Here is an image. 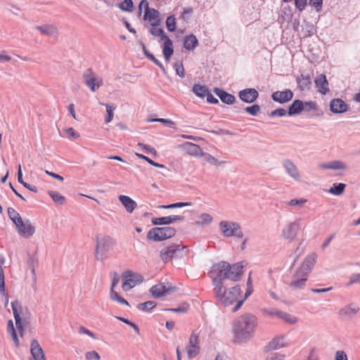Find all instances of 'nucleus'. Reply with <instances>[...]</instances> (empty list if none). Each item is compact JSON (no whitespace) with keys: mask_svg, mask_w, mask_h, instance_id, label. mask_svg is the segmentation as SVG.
I'll return each instance as SVG.
<instances>
[{"mask_svg":"<svg viewBox=\"0 0 360 360\" xmlns=\"http://www.w3.org/2000/svg\"><path fill=\"white\" fill-rule=\"evenodd\" d=\"M257 325V318L250 313H246L238 317L233 322L232 326V331L236 341L241 343L252 338Z\"/></svg>","mask_w":360,"mask_h":360,"instance_id":"1","label":"nucleus"},{"mask_svg":"<svg viewBox=\"0 0 360 360\" xmlns=\"http://www.w3.org/2000/svg\"><path fill=\"white\" fill-rule=\"evenodd\" d=\"M226 284L213 289L216 303L223 307H229L235 302L237 303L242 292L238 285L231 287L229 290H226Z\"/></svg>","mask_w":360,"mask_h":360,"instance_id":"2","label":"nucleus"},{"mask_svg":"<svg viewBox=\"0 0 360 360\" xmlns=\"http://www.w3.org/2000/svg\"><path fill=\"white\" fill-rule=\"evenodd\" d=\"M94 257L96 260L105 261L116 245L115 240L109 236H96Z\"/></svg>","mask_w":360,"mask_h":360,"instance_id":"3","label":"nucleus"},{"mask_svg":"<svg viewBox=\"0 0 360 360\" xmlns=\"http://www.w3.org/2000/svg\"><path fill=\"white\" fill-rule=\"evenodd\" d=\"M228 266H229V263L224 261L214 264L212 266L209 274L212 278V283L214 288L226 284L225 281L229 279Z\"/></svg>","mask_w":360,"mask_h":360,"instance_id":"4","label":"nucleus"},{"mask_svg":"<svg viewBox=\"0 0 360 360\" xmlns=\"http://www.w3.org/2000/svg\"><path fill=\"white\" fill-rule=\"evenodd\" d=\"M150 32L155 37H160V41H163L162 45V54L167 61H169L174 53L173 42L170 38L165 33L162 28L151 27Z\"/></svg>","mask_w":360,"mask_h":360,"instance_id":"5","label":"nucleus"},{"mask_svg":"<svg viewBox=\"0 0 360 360\" xmlns=\"http://www.w3.org/2000/svg\"><path fill=\"white\" fill-rule=\"evenodd\" d=\"M176 229L172 226L154 227L149 230L147 238L154 241H163L175 236Z\"/></svg>","mask_w":360,"mask_h":360,"instance_id":"6","label":"nucleus"},{"mask_svg":"<svg viewBox=\"0 0 360 360\" xmlns=\"http://www.w3.org/2000/svg\"><path fill=\"white\" fill-rule=\"evenodd\" d=\"M185 248L180 244H172L162 248L160 257L165 263H167L173 258L181 257L183 256L182 251Z\"/></svg>","mask_w":360,"mask_h":360,"instance_id":"7","label":"nucleus"},{"mask_svg":"<svg viewBox=\"0 0 360 360\" xmlns=\"http://www.w3.org/2000/svg\"><path fill=\"white\" fill-rule=\"evenodd\" d=\"M220 229L224 237L235 236L238 238L243 237V233L241 231L240 226L236 222H229L221 221L219 223Z\"/></svg>","mask_w":360,"mask_h":360,"instance_id":"8","label":"nucleus"},{"mask_svg":"<svg viewBox=\"0 0 360 360\" xmlns=\"http://www.w3.org/2000/svg\"><path fill=\"white\" fill-rule=\"evenodd\" d=\"M83 79L84 84L93 92H95L98 89L103 86V79L101 78L96 77L91 68H88L84 72Z\"/></svg>","mask_w":360,"mask_h":360,"instance_id":"9","label":"nucleus"},{"mask_svg":"<svg viewBox=\"0 0 360 360\" xmlns=\"http://www.w3.org/2000/svg\"><path fill=\"white\" fill-rule=\"evenodd\" d=\"M123 277L125 281L122 284V288L124 290H128L136 284H139L143 282V277L142 275L138 273H134L131 270H127L123 273Z\"/></svg>","mask_w":360,"mask_h":360,"instance_id":"10","label":"nucleus"},{"mask_svg":"<svg viewBox=\"0 0 360 360\" xmlns=\"http://www.w3.org/2000/svg\"><path fill=\"white\" fill-rule=\"evenodd\" d=\"M15 225L18 233L25 238L32 236L35 232V227L29 220L24 222L22 219H18V222Z\"/></svg>","mask_w":360,"mask_h":360,"instance_id":"11","label":"nucleus"},{"mask_svg":"<svg viewBox=\"0 0 360 360\" xmlns=\"http://www.w3.org/2000/svg\"><path fill=\"white\" fill-rule=\"evenodd\" d=\"M199 336L195 333L193 332L189 338V342L186 347L187 355L189 359H192L195 357L199 352Z\"/></svg>","mask_w":360,"mask_h":360,"instance_id":"12","label":"nucleus"},{"mask_svg":"<svg viewBox=\"0 0 360 360\" xmlns=\"http://www.w3.org/2000/svg\"><path fill=\"white\" fill-rule=\"evenodd\" d=\"M359 307L355 303H349L341 308L338 314L342 319L350 320L359 312Z\"/></svg>","mask_w":360,"mask_h":360,"instance_id":"13","label":"nucleus"},{"mask_svg":"<svg viewBox=\"0 0 360 360\" xmlns=\"http://www.w3.org/2000/svg\"><path fill=\"white\" fill-rule=\"evenodd\" d=\"M316 257L317 255L316 253H311L307 255L301 266L297 269L298 273L308 276L316 263Z\"/></svg>","mask_w":360,"mask_h":360,"instance_id":"14","label":"nucleus"},{"mask_svg":"<svg viewBox=\"0 0 360 360\" xmlns=\"http://www.w3.org/2000/svg\"><path fill=\"white\" fill-rule=\"evenodd\" d=\"M307 281V275L304 274L298 273L296 270L292 276V280L289 283V287L293 290H297L304 288L306 286V282Z\"/></svg>","mask_w":360,"mask_h":360,"instance_id":"15","label":"nucleus"},{"mask_svg":"<svg viewBox=\"0 0 360 360\" xmlns=\"http://www.w3.org/2000/svg\"><path fill=\"white\" fill-rule=\"evenodd\" d=\"M300 229V224L298 222L288 223L282 231V236L290 241L295 239L298 230Z\"/></svg>","mask_w":360,"mask_h":360,"instance_id":"16","label":"nucleus"},{"mask_svg":"<svg viewBox=\"0 0 360 360\" xmlns=\"http://www.w3.org/2000/svg\"><path fill=\"white\" fill-rule=\"evenodd\" d=\"M238 97L244 103H252L258 98L259 93L254 88H247L239 91Z\"/></svg>","mask_w":360,"mask_h":360,"instance_id":"17","label":"nucleus"},{"mask_svg":"<svg viewBox=\"0 0 360 360\" xmlns=\"http://www.w3.org/2000/svg\"><path fill=\"white\" fill-rule=\"evenodd\" d=\"M293 95V92L290 89H285L274 92L271 94V98L274 101L283 104L291 101Z\"/></svg>","mask_w":360,"mask_h":360,"instance_id":"18","label":"nucleus"},{"mask_svg":"<svg viewBox=\"0 0 360 360\" xmlns=\"http://www.w3.org/2000/svg\"><path fill=\"white\" fill-rule=\"evenodd\" d=\"M11 308H12L14 319L15 321L16 327H17L18 330H19L20 336H22L24 326H23L22 322V319H21L20 313L18 311V308H20V309H22L20 302H19L18 300L13 301L11 302Z\"/></svg>","mask_w":360,"mask_h":360,"instance_id":"19","label":"nucleus"},{"mask_svg":"<svg viewBox=\"0 0 360 360\" xmlns=\"http://www.w3.org/2000/svg\"><path fill=\"white\" fill-rule=\"evenodd\" d=\"M244 266L243 262H238L228 266L229 269V280L233 281H238L240 279V276L243 274V269Z\"/></svg>","mask_w":360,"mask_h":360,"instance_id":"20","label":"nucleus"},{"mask_svg":"<svg viewBox=\"0 0 360 360\" xmlns=\"http://www.w3.org/2000/svg\"><path fill=\"white\" fill-rule=\"evenodd\" d=\"M184 217L179 215H169L167 217L153 218L151 222L153 225H169L176 221H184Z\"/></svg>","mask_w":360,"mask_h":360,"instance_id":"21","label":"nucleus"},{"mask_svg":"<svg viewBox=\"0 0 360 360\" xmlns=\"http://www.w3.org/2000/svg\"><path fill=\"white\" fill-rule=\"evenodd\" d=\"M348 108V105L341 98H333L330 102V110L335 114L345 112Z\"/></svg>","mask_w":360,"mask_h":360,"instance_id":"22","label":"nucleus"},{"mask_svg":"<svg viewBox=\"0 0 360 360\" xmlns=\"http://www.w3.org/2000/svg\"><path fill=\"white\" fill-rule=\"evenodd\" d=\"M143 19L145 20L153 21L151 23L153 27L159 25L161 21L160 12L155 8H150L149 6H147L146 11H145Z\"/></svg>","mask_w":360,"mask_h":360,"instance_id":"23","label":"nucleus"},{"mask_svg":"<svg viewBox=\"0 0 360 360\" xmlns=\"http://www.w3.org/2000/svg\"><path fill=\"white\" fill-rule=\"evenodd\" d=\"M181 148L184 151L188 153L190 155L193 156H201L203 155V151L201 148L193 143L191 142H185L181 146Z\"/></svg>","mask_w":360,"mask_h":360,"instance_id":"24","label":"nucleus"},{"mask_svg":"<svg viewBox=\"0 0 360 360\" xmlns=\"http://www.w3.org/2000/svg\"><path fill=\"white\" fill-rule=\"evenodd\" d=\"M30 352L34 360H46L44 350L37 340L34 339L31 342Z\"/></svg>","mask_w":360,"mask_h":360,"instance_id":"25","label":"nucleus"},{"mask_svg":"<svg viewBox=\"0 0 360 360\" xmlns=\"http://www.w3.org/2000/svg\"><path fill=\"white\" fill-rule=\"evenodd\" d=\"M314 83L318 91L322 94H326L329 91L328 82L324 74L319 75L314 79Z\"/></svg>","mask_w":360,"mask_h":360,"instance_id":"26","label":"nucleus"},{"mask_svg":"<svg viewBox=\"0 0 360 360\" xmlns=\"http://www.w3.org/2000/svg\"><path fill=\"white\" fill-rule=\"evenodd\" d=\"M283 166L285 169L286 173L295 180L300 179V174L295 165L288 159L284 160Z\"/></svg>","mask_w":360,"mask_h":360,"instance_id":"27","label":"nucleus"},{"mask_svg":"<svg viewBox=\"0 0 360 360\" xmlns=\"http://www.w3.org/2000/svg\"><path fill=\"white\" fill-rule=\"evenodd\" d=\"M214 92L226 104L232 105L236 102V97L222 89L216 87L214 89Z\"/></svg>","mask_w":360,"mask_h":360,"instance_id":"28","label":"nucleus"},{"mask_svg":"<svg viewBox=\"0 0 360 360\" xmlns=\"http://www.w3.org/2000/svg\"><path fill=\"white\" fill-rule=\"evenodd\" d=\"M35 29L39 30L42 34L49 37H56L58 34L57 28L52 25L44 24L37 25L35 27Z\"/></svg>","mask_w":360,"mask_h":360,"instance_id":"29","label":"nucleus"},{"mask_svg":"<svg viewBox=\"0 0 360 360\" xmlns=\"http://www.w3.org/2000/svg\"><path fill=\"white\" fill-rule=\"evenodd\" d=\"M283 339V336L275 337L264 347V351L270 352L285 347Z\"/></svg>","mask_w":360,"mask_h":360,"instance_id":"30","label":"nucleus"},{"mask_svg":"<svg viewBox=\"0 0 360 360\" xmlns=\"http://www.w3.org/2000/svg\"><path fill=\"white\" fill-rule=\"evenodd\" d=\"M297 82L301 91L309 90L311 86V79L309 74H301L297 77Z\"/></svg>","mask_w":360,"mask_h":360,"instance_id":"31","label":"nucleus"},{"mask_svg":"<svg viewBox=\"0 0 360 360\" xmlns=\"http://www.w3.org/2000/svg\"><path fill=\"white\" fill-rule=\"evenodd\" d=\"M303 110V101L300 99H296L289 105L287 111L289 116H294L300 114Z\"/></svg>","mask_w":360,"mask_h":360,"instance_id":"32","label":"nucleus"},{"mask_svg":"<svg viewBox=\"0 0 360 360\" xmlns=\"http://www.w3.org/2000/svg\"><path fill=\"white\" fill-rule=\"evenodd\" d=\"M319 167L325 169H345L346 165L340 160H335L330 162H323L319 165Z\"/></svg>","mask_w":360,"mask_h":360,"instance_id":"33","label":"nucleus"},{"mask_svg":"<svg viewBox=\"0 0 360 360\" xmlns=\"http://www.w3.org/2000/svg\"><path fill=\"white\" fill-rule=\"evenodd\" d=\"M119 200L129 213H131L136 207V202L127 195H120Z\"/></svg>","mask_w":360,"mask_h":360,"instance_id":"34","label":"nucleus"},{"mask_svg":"<svg viewBox=\"0 0 360 360\" xmlns=\"http://www.w3.org/2000/svg\"><path fill=\"white\" fill-rule=\"evenodd\" d=\"M198 44V40L196 37L191 34L185 37L184 47L188 51L193 50Z\"/></svg>","mask_w":360,"mask_h":360,"instance_id":"35","label":"nucleus"},{"mask_svg":"<svg viewBox=\"0 0 360 360\" xmlns=\"http://www.w3.org/2000/svg\"><path fill=\"white\" fill-rule=\"evenodd\" d=\"M168 289L162 284H158L152 286L150 292L155 298H159L166 295Z\"/></svg>","mask_w":360,"mask_h":360,"instance_id":"36","label":"nucleus"},{"mask_svg":"<svg viewBox=\"0 0 360 360\" xmlns=\"http://www.w3.org/2000/svg\"><path fill=\"white\" fill-rule=\"evenodd\" d=\"M275 315L286 323L290 324H295L297 321V318L296 316L283 311L276 310Z\"/></svg>","mask_w":360,"mask_h":360,"instance_id":"37","label":"nucleus"},{"mask_svg":"<svg viewBox=\"0 0 360 360\" xmlns=\"http://www.w3.org/2000/svg\"><path fill=\"white\" fill-rule=\"evenodd\" d=\"M209 89L205 85L195 84L193 86V92L199 98H204L209 92Z\"/></svg>","mask_w":360,"mask_h":360,"instance_id":"38","label":"nucleus"},{"mask_svg":"<svg viewBox=\"0 0 360 360\" xmlns=\"http://www.w3.org/2000/svg\"><path fill=\"white\" fill-rule=\"evenodd\" d=\"M18 181L20 184H22L25 188L30 190V191L34 192V193L38 192V189L36 186H32V185L29 184L28 183H26L25 181H24L23 178H22V172L20 165H18Z\"/></svg>","mask_w":360,"mask_h":360,"instance_id":"39","label":"nucleus"},{"mask_svg":"<svg viewBox=\"0 0 360 360\" xmlns=\"http://www.w3.org/2000/svg\"><path fill=\"white\" fill-rule=\"evenodd\" d=\"M0 292L2 294V295L5 297V305H6L8 302V294L6 292V288H5V277H4V269L1 265H0Z\"/></svg>","mask_w":360,"mask_h":360,"instance_id":"40","label":"nucleus"},{"mask_svg":"<svg viewBox=\"0 0 360 360\" xmlns=\"http://www.w3.org/2000/svg\"><path fill=\"white\" fill-rule=\"evenodd\" d=\"M7 330H8V333L11 335L12 339H13V340L14 342L15 345L17 347H20L19 340H18V335H17V333H16L15 329L14 328L13 322L12 320H9L8 321Z\"/></svg>","mask_w":360,"mask_h":360,"instance_id":"41","label":"nucleus"},{"mask_svg":"<svg viewBox=\"0 0 360 360\" xmlns=\"http://www.w3.org/2000/svg\"><path fill=\"white\" fill-rule=\"evenodd\" d=\"M346 187V184L343 183L333 184L329 189V193L334 195H341Z\"/></svg>","mask_w":360,"mask_h":360,"instance_id":"42","label":"nucleus"},{"mask_svg":"<svg viewBox=\"0 0 360 360\" xmlns=\"http://www.w3.org/2000/svg\"><path fill=\"white\" fill-rule=\"evenodd\" d=\"M157 305L154 301H147L143 303H140L137 305V309L146 311L150 312L151 310Z\"/></svg>","mask_w":360,"mask_h":360,"instance_id":"43","label":"nucleus"},{"mask_svg":"<svg viewBox=\"0 0 360 360\" xmlns=\"http://www.w3.org/2000/svg\"><path fill=\"white\" fill-rule=\"evenodd\" d=\"M252 291H253L252 287H247V289H246V291H245L243 298L238 300L237 303L233 308L232 311L233 312L237 311L241 307L244 301L252 294Z\"/></svg>","mask_w":360,"mask_h":360,"instance_id":"44","label":"nucleus"},{"mask_svg":"<svg viewBox=\"0 0 360 360\" xmlns=\"http://www.w3.org/2000/svg\"><path fill=\"white\" fill-rule=\"evenodd\" d=\"M99 104L105 105L106 107L107 116L105 117V122L107 123L110 122L113 118V110L115 109V106L114 105H111L109 103H103L101 102L99 103Z\"/></svg>","mask_w":360,"mask_h":360,"instance_id":"45","label":"nucleus"},{"mask_svg":"<svg viewBox=\"0 0 360 360\" xmlns=\"http://www.w3.org/2000/svg\"><path fill=\"white\" fill-rule=\"evenodd\" d=\"M49 195L58 205H63L65 202V198L57 191H51L49 192Z\"/></svg>","mask_w":360,"mask_h":360,"instance_id":"46","label":"nucleus"},{"mask_svg":"<svg viewBox=\"0 0 360 360\" xmlns=\"http://www.w3.org/2000/svg\"><path fill=\"white\" fill-rule=\"evenodd\" d=\"M191 202H175L169 205H160L158 207L160 209H174V208H181L184 207L191 206Z\"/></svg>","mask_w":360,"mask_h":360,"instance_id":"47","label":"nucleus"},{"mask_svg":"<svg viewBox=\"0 0 360 360\" xmlns=\"http://www.w3.org/2000/svg\"><path fill=\"white\" fill-rule=\"evenodd\" d=\"M200 221H196V224L198 226H204L210 224L212 221V217L207 213H202L200 216Z\"/></svg>","mask_w":360,"mask_h":360,"instance_id":"48","label":"nucleus"},{"mask_svg":"<svg viewBox=\"0 0 360 360\" xmlns=\"http://www.w3.org/2000/svg\"><path fill=\"white\" fill-rule=\"evenodd\" d=\"M118 6L120 10L127 12H132L134 8L132 0H124Z\"/></svg>","mask_w":360,"mask_h":360,"instance_id":"49","label":"nucleus"},{"mask_svg":"<svg viewBox=\"0 0 360 360\" xmlns=\"http://www.w3.org/2000/svg\"><path fill=\"white\" fill-rule=\"evenodd\" d=\"M166 27L169 32H174L176 30V22L174 15H170L167 18Z\"/></svg>","mask_w":360,"mask_h":360,"instance_id":"50","label":"nucleus"},{"mask_svg":"<svg viewBox=\"0 0 360 360\" xmlns=\"http://www.w3.org/2000/svg\"><path fill=\"white\" fill-rule=\"evenodd\" d=\"M7 212L8 217L14 224L18 222V219H22L20 214L13 207H8Z\"/></svg>","mask_w":360,"mask_h":360,"instance_id":"51","label":"nucleus"},{"mask_svg":"<svg viewBox=\"0 0 360 360\" xmlns=\"http://www.w3.org/2000/svg\"><path fill=\"white\" fill-rule=\"evenodd\" d=\"M136 155L137 157H139L140 159H142V160H146L148 164H150V165L155 167H158V168H166V167L164 165H162V164H160L158 162H156L155 161H153V160H151L150 158H149L148 157L143 155V154H140V153H136Z\"/></svg>","mask_w":360,"mask_h":360,"instance_id":"52","label":"nucleus"},{"mask_svg":"<svg viewBox=\"0 0 360 360\" xmlns=\"http://www.w3.org/2000/svg\"><path fill=\"white\" fill-rule=\"evenodd\" d=\"M110 298L112 300L117 301V302L129 306V304L127 300L120 297L117 292L114 290L110 289Z\"/></svg>","mask_w":360,"mask_h":360,"instance_id":"53","label":"nucleus"},{"mask_svg":"<svg viewBox=\"0 0 360 360\" xmlns=\"http://www.w3.org/2000/svg\"><path fill=\"white\" fill-rule=\"evenodd\" d=\"M148 122H161L170 128H174L175 125H176L175 122H173L172 120L164 119V118L151 119V120H148Z\"/></svg>","mask_w":360,"mask_h":360,"instance_id":"54","label":"nucleus"},{"mask_svg":"<svg viewBox=\"0 0 360 360\" xmlns=\"http://www.w3.org/2000/svg\"><path fill=\"white\" fill-rule=\"evenodd\" d=\"M245 111L252 116H256L260 111V106L258 104H253L250 106L245 107Z\"/></svg>","mask_w":360,"mask_h":360,"instance_id":"55","label":"nucleus"},{"mask_svg":"<svg viewBox=\"0 0 360 360\" xmlns=\"http://www.w3.org/2000/svg\"><path fill=\"white\" fill-rule=\"evenodd\" d=\"M303 107L304 111L310 112L317 108V103L313 101H303Z\"/></svg>","mask_w":360,"mask_h":360,"instance_id":"56","label":"nucleus"},{"mask_svg":"<svg viewBox=\"0 0 360 360\" xmlns=\"http://www.w3.org/2000/svg\"><path fill=\"white\" fill-rule=\"evenodd\" d=\"M288 114V111L284 108H277L274 110H272L269 113V117H283Z\"/></svg>","mask_w":360,"mask_h":360,"instance_id":"57","label":"nucleus"},{"mask_svg":"<svg viewBox=\"0 0 360 360\" xmlns=\"http://www.w3.org/2000/svg\"><path fill=\"white\" fill-rule=\"evenodd\" d=\"M174 68L175 70L176 75H178L181 77H184L185 72H184V68L182 63H174Z\"/></svg>","mask_w":360,"mask_h":360,"instance_id":"58","label":"nucleus"},{"mask_svg":"<svg viewBox=\"0 0 360 360\" xmlns=\"http://www.w3.org/2000/svg\"><path fill=\"white\" fill-rule=\"evenodd\" d=\"M188 305H181L178 307H176V308H167V309H165L163 310L181 314V313L186 312L188 310Z\"/></svg>","mask_w":360,"mask_h":360,"instance_id":"59","label":"nucleus"},{"mask_svg":"<svg viewBox=\"0 0 360 360\" xmlns=\"http://www.w3.org/2000/svg\"><path fill=\"white\" fill-rule=\"evenodd\" d=\"M85 358L86 360H91V359L101 360V356H100L99 354L96 351L87 352L85 354Z\"/></svg>","mask_w":360,"mask_h":360,"instance_id":"60","label":"nucleus"},{"mask_svg":"<svg viewBox=\"0 0 360 360\" xmlns=\"http://www.w3.org/2000/svg\"><path fill=\"white\" fill-rule=\"evenodd\" d=\"M193 13V9L191 7L184 8L182 13L181 18L184 20H188L190 18L191 15Z\"/></svg>","mask_w":360,"mask_h":360,"instance_id":"61","label":"nucleus"},{"mask_svg":"<svg viewBox=\"0 0 360 360\" xmlns=\"http://www.w3.org/2000/svg\"><path fill=\"white\" fill-rule=\"evenodd\" d=\"M309 5L314 7L317 12L321 11L323 0H309Z\"/></svg>","mask_w":360,"mask_h":360,"instance_id":"62","label":"nucleus"},{"mask_svg":"<svg viewBox=\"0 0 360 360\" xmlns=\"http://www.w3.org/2000/svg\"><path fill=\"white\" fill-rule=\"evenodd\" d=\"M358 283H360V274H353L349 277V281L347 283V286H350Z\"/></svg>","mask_w":360,"mask_h":360,"instance_id":"63","label":"nucleus"},{"mask_svg":"<svg viewBox=\"0 0 360 360\" xmlns=\"http://www.w3.org/2000/svg\"><path fill=\"white\" fill-rule=\"evenodd\" d=\"M335 360H348L347 355L343 350H338L335 352Z\"/></svg>","mask_w":360,"mask_h":360,"instance_id":"64","label":"nucleus"}]
</instances>
